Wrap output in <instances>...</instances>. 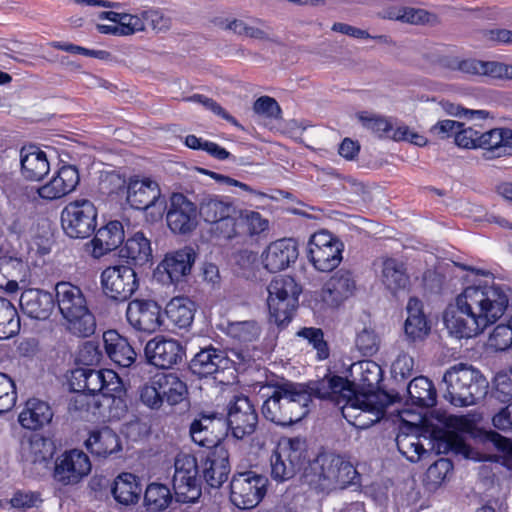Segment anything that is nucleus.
Here are the masks:
<instances>
[{"mask_svg":"<svg viewBox=\"0 0 512 512\" xmlns=\"http://www.w3.org/2000/svg\"><path fill=\"white\" fill-rule=\"evenodd\" d=\"M261 411L275 425L288 427L301 421L308 413L312 397L331 400L340 407L343 417L354 426L369 428L381 416L385 395L355 396L341 376L327 375L316 381L296 383L282 380L268 386Z\"/></svg>","mask_w":512,"mask_h":512,"instance_id":"nucleus-1","label":"nucleus"},{"mask_svg":"<svg viewBox=\"0 0 512 512\" xmlns=\"http://www.w3.org/2000/svg\"><path fill=\"white\" fill-rule=\"evenodd\" d=\"M512 289L501 284L466 287L444 311L443 321L456 338H472L495 324L506 312Z\"/></svg>","mask_w":512,"mask_h":512,"instance_id":"nucleus-2","label":"nucleus"},{"mask_svg":"<svg viewBox=\"0 0 512 512\" xmlns=\"http://www.w3.org/2000/svg\"><path fill=\"white\" fill-rule=\"evenodd\" d=\"M358 473L354 466L341 456L333 453L318 455L312 462H308L302 474L305 484L319 491L343 489L355 484Z\"/></svg>","mask_w":512,"mask_h":512,"instance_id":"nucleus-3","label":"nucleus"},{"mask_svg":"<svg viewBox=\"0 0 512 512\" xmlns=\"http://www.w3.org/2000/svg\"><path fill=\"white\" fill-rule=\"evenodd\" d=\"M55 303L67 321L70 333L78 337H89L95 332V317L80 287L70 282H58L55 285Z\"/></svg>","mask_w":512,"mask_h":512,"instance_id":"nucleus-4","label":"nucleus"},{"mask_svg":"<svg viewBox=\"0 0 512 512\" xmlns=\"http://www.w3.org/2000/svg\"><path fill=\"white\" fill-rule=\"evenodd\" d=\"M443 382L446 385L444 397L458 407L473 405L484 398L489 386L478 369L464 363L450 367L443 376Z\"/></svg>","mask_w":512,"mask_h":512,"instance_id":"nucleus-5","label":"nucleus"},{"mask_svg":"<svg viewBox=\"0 0 512 512\" xmlns=\"http://www.w3.org/2000/svg\"><path fill=\"white\" fill-rule=\"evenodd\" d=\"M267 290L271 318L278 325L289 323L298 307L301 287L290 276H278L270 282Z\"/></svg>","mask_w":512,"mask_h":512,"instance_id":"nucleus-6","label":"nucleus"},{"mask_svg":"<svg viewBox=\"0 0 512 512\" xmlns=\"http://www.w3.org/2000/svg\"><path fill=\"white\" fill-rule=\"evenodd\" d=\"M309 462L307 443L304 439L290 438L281 444L271 456V477L277 482H284L305 469Z\"/></svg>","mask_w":512,"mask_h":512,"instance_id":"nucleus-7","label":"nucleus"},{"mask_svg":"<svg viewBox=\"0 0 512 512\" xmlns=\"http://www.w3.org/2000/svg\"><path fill=\"white\" fill-rule=\"evenodd\" d=\"M98 211L88 199L69 202L61 212V225L64 233L72 239H86L97 227Z\"/></svg>","mask_w":512,"mask_h":512,"instance_id":"nucleus-8","label":"nucleus"},{"mask_svg":"<svg viewBox=\"0 0 512 512\" xmlns=\"http://www.w3.org/2000/svg\"><path fill=\"white\" fill-rule=\"evenodd\" d=\"M102 294L111 302H127L139 289V279L134 268L119 264L106 267L100 274Z\"/></svg>","mask_w":512,"mask_h":512,"instance_id":"nucleus-9","label":"nucleus"},{"mask_svg":"<svg viewBox=\"0 0 512 512\" xmlns=\"http://www.w3.org/2000/svg\"><path fill=\"white\" fill-rule=\"evenodd\" d=\"M268 479L255 471L237 472L230 481V500L239 509L256 507L266 494Z\"/></svg>","mask_w":512,"mask_h":512,"instance_id":"nucleus-10","label":"nucleus"},{"mask_svg":"<svg viewBox=\"0 0 512 512\" xmlns=\"http://www.w3.org/2000/svg\"><path fill=\"white\" fill-rule=\"evenodd\" d=\"M343 243L326 230L314 233L307 244V258L319 272H331L342 261Z\"/></svg>","mask_w":512,"mask_h":512,"instance_id":"nucleus-11","label":"nucleus"},{"mask_svg":"<svg viewBox=\"0 0 512 512\" xmlns=\"http://www.w3.org/2000/svg\"><path fill=\"white\" fill-rule=\"evenodd\" d=\"M174 466L173 488L176 493V502H197L201 496L199 477L201 466H199L196 456L179 454L175 459Z\"/></svg>","mask_w":512,"mask_h":512,"instance_id":"nucleus-12","label":"nucleus"},{"mask_svg":"<svg viewBox=\"0 0 512 512\" xmlns=\"http://www.w3.org/2000/svg\"><path fill=\"white\" fill-rule=\"evenodd\" d=\"M197 208L198 214L205 222L214 224V230L221 237H235L234 217L238 211L230 201L217 195L206 194L199 200Z\"/></svg>","mask_w":512,"mask_h":512,"instance_id":"nucleus-13","label":"nucleus"},{"mask_svg":"<svg viewBox=\"0 0 512 512\" xmlns=\"http://www.w3.org/2000/svg\"><path fill=\"white\" fill-rule=\"evenodd\" d=\"M225 426L234 438L243 440L251 436L258 425V413L251 400L244 395H236L227 406Z\"/></svg>","mask_w":512,"mask_h":512,"instance_id":"nucleus-14","label":"nucleus"},{"mask_svg":"<svg viewBox=\"0 0 512 512\" xmlns=\"http://www.w3.org/2000/svg\"><path fill=\"white\" fill-rule=\"evenodd\" d=\"M126 320L136 331L152 334L160 330L164 317L160 304L153 299L135 298L128 302Z\"/></svg>","mask_w":512,"mask_h":512,"instance_id":"nucleus-15","label":"nucleus"},{"mask_svg":"<svg viewBox=\"0 0 512 512\" xmlns=\"http://www.w3.org/2000/svg\"><path fill=\"white\" fill-rule=\"evenodd\" d=\"M197 205L182 193H172L167 208L166 221L175 234L187 235L198 225Z\"/></svg>","mask_w":512,"mask_h":512,"instance_id":"nucleus-16","label":"nucleus"},{"mask_svg":"<svg viewBox=\"0 0 512 512\" xmlns=\"http://www.w3.org/2000/svg\"><path fill=\"white\" fill-rule=\"evenodd\" d=\"M91 471L87 454L78 449L64 452L55 461L53 478L62 486L78 484Z\"/></svg>","mask_w":512,"mask_h":512,"instance_id":"nucleus-17","label":"nucleus"},{"mask_svg":"<svg viewBox=\"0 0 512 512\" xmlns=\"http://www.w3.org/2000/svg\"><path fill=\"white\" fill-rule=\"evenodd\" d=\"M144 353L149 364L160 369H171L182 362L185 350L176 339L156 336L146 343Z\"/></svg>","mask_w":512,"mask_h":512,"instance_id":"nucleus-18","label":"nucleus"},{"mask_svg":"<svg viewBox=\"0 0 512 512\" xmlns=\"http://www.w3.org/2000/svg\"><path fill=\"white\" fill-rule=\"evenodd\" d=\"M351 376L353 378L352 381L341 377L344 381L347 382V385L353 390L355 396H368V395H385L387 397V401L383 402V408L381 412V416L379 419L375 422L377 423L380 421L386 412V408L392 404L393 398L386 392H376V393H367V392H359L357 390V386H360L362 388L365 387H373L379 383L382 376V369L381 367L374 361H360L357 363L352 364L351 370H350Z\"/></svg>","mask_w":512,"mask_h":512,"instance_id":"nucleus-19","label":"nucleus"},{"mask_svg":"<svg viewBox=\"0 0 512 512\" xmlns=\"http://www.w3.org/2000/svg\"><path fill=\"white\" fill-rule=\"evenodd\" d=\"M234 360L226 351L212 345L201 348L190 360L189 370L199 378H207L224 372L232 367Z\"/></svg>","mask_w":512,"mask_h":512,"instance_id":"nucleus-20","label":"nucleus"},{"mask_svg":"<svg viewBox=\"0 0 512 512\" xmlns=\"http://www.w3.org/2000/svg\"><path fill=\"white\" fill-rule=\"evenodd\" d=\"M297 258L298 246L292 238H283L272 242L262 253L264 268L271 273L285 270Z\"/></svg>","mask_w":512,"mask_h":512,"instance_id":"nucleus-21","label":"nucleus"},{"mask_svg":"<svg viewBox=\"0 0 512 512\" xmlns=\"http://www.w3.org/2000/svg\"><path fill=\"white\" fill-rule=\"evenodd\" d=\"M476 149H481L485 160H493L512 155V130L494 128L486 132H478Z\"/></svg>","mask_w":512,"mask_h":512,"instance_id":"nucleus-22","label":"nucleus"},{"mask_svg":"<svg viewBox=\"0 0 512 512\" xmlns=\"http://www.w3.org/2000/svg\"><path fill=\"white\" fill-rule=\"evenodd\" d=\"M202 476L212 488H219L230 472L228 452L221 446H216L207 455L200 458Z\"/></svg>","mask_w":512,"mask_h":512,"instance_id":"nucleus-23","label":"nucleus"},{"mask_svg":"<svg viewBox=\"0 0 512 512\" xmlns=\"http://www.w3.org/2000/svg\"><path fill=\"white\" fill-rule=\"evenodd\" d=\"M355 289L356 284L351 272L340 269L324 284L321 299L327 306L335 308L351 297Z\"/></svg>","mask_w":512,"mask_h":512,"instance_id":"nucleus-24","label":"nucleus"},{"mask_svg":"<svg viewBox=\"0 0 512 512\" xmlns=\"http://www.w3.org/2000/svg\"><path fill=\"white\" fill-rule=\"evenodd\" d=\"M20 307L25 315L36 320H46L55 307V296L41 289L24 290L20 296Z\"/></svg>","mask_w":512,"mask_h":512,"instance_id":"nucleus-25","label":"nucleus"},{"mask_svg":"<svg viewBox=\"0 0 512 512\" xmlns=\"http://www.w3.org/2000/svg\"><path fill=\"white\" fill-rule=\"evenodd\" d=\"M160 197L161 191L158 183L149 178L130 179L127 185L126 199L134 209L146 210L155 206Z\"/></svg>","mask_w":512,"mask_h":512,"instance_id":"nucleus-26","label":"nucleus"},{"mask_svg":"<svg viewBox=\"0 0 512 512\" xmlns=\"http://www.w3.org/2000/svg\"><path fill=\"white\" fill-rule=\"evenodd\" d=\"M124 228L119 221H110L101 227L91 240L92 256L100 258L117 249L124 241Z\"/></svg>","mask_w":512,"mask_h":512,"instance_id":"nucleus-27","label":"nucleus"},{"mask_svg":"<svg viewBox=\"0 0 512 512\" xmlns=\"http://www.w3.org/2000/svg\"><path fill=\"white\" fill-rule=\"evenodd\" d=\"M119 257L129 266H143L152 260L151 241L142 231L129 237L119 250Z\"/></svg>","mask_w":512,"mask_h":512,"instance_id":"nucleus-28","label":"nucleus"},{"mask_svg":"<svg viewBox=\"0 0 512 512\" xmlns=\"http://www.w3.org/2000/svg\"><path fill=\"white\" fill-rule=\"evenodd\" d=\"M103 342L108 357L120 367H130L136 360V352L127 338L116 330H108L103 334Z\"/></svg>","mask_w":512,"mask_h":512,"instance_id":"nucleus-29","label":"nucleus"},{"mask_svg":"<svg viewBox=\"0 0 512 512\" xmlns=\"http://www.w3.org/2000/svg\"><path fill=\"white\" fill-rule=\"evenodd\" d=\"M53 415V410L47 402L31 398L19 414L18 422L23 428L35 431L49 424Z\"/></svg>","mask_w":512,"mask_h":512,"instance_id":"nucleus-30","label":"nucleus"},{"mask_svg":"<svg viewBox=\"0 0 512 512\" xmlns=\"http://www.w3.org/2000/svg\"><path fill=\"white\" fill-rule=\"evenodd\" d=\"M196 254L191 247H184L173 253L167 254L160 263L159 268L167 273L170 281L176 283L190 274L195 262Z\"/></svg>","mask_w":512,"mask_h":512,"instance_id":"nucleus-31","label":"nucleus"},{"mask_svg":"<svg viewBox=\"0 0 512 512\" xmlns=\"http://www.w3.org/2000/svg\"><path fill=\"white\" fill-rule=\"evenodd\" d=\"M406 310L404 331L407 339L412 342L424 339L429 334L430 327L422 310V302L418 298L411 297Z\"/></svg>","mask_w":512,"mask_h":512,"instance_id":"nucleus-32","label":"nucleus"},{"mask_svg":"<svg viewBox=\"0 0 512 512\" xmlns=\"http://www.w3.org/2000/svg\"><path fill=\"white\" fill-rule=\"evenodd\" d=\"M195 312V302L183 296L172 298L164 309V314L169 322L179 329H187L191 326Z\"/></svg>","mask_w":512,"mask_h":512,"instance_id":"nucleus-33","label":"nucleus"},{"mask_svg":"<svg viewBox=\"0 0 512 512\" xmlns=\"http://www.w3.org/2000/svg\"><path fill=\"white\" fill-rule=\"evenodd\" d=\"M85 444L93 455L103 458L121 450L118 435L109 427L92 431Z\"/></svg>","mask_w":512,"mask_h":512,"instance_id":"nucleus-34","label":"nucleus"},{"mask_svg":"<svg viewBox=\"0 0 512 512\" xmlns=\"http://www.w3.org/2000/svg\"><path fill=\"white\" fill-rule=\"evenodd\" d=\"M111 493L119 504L129 506L138 502L142 487L137 476L132 473H121L115 478Z\"/></svg>","mask_w":512,"mask_h":512,"instance_id":"nucleus-35","label":"nucleus"},{"mask_svg":"<svg viewBox=\"0 0 512 512\" xmlns=\"http://www.w3.org/2000/svg\"><path fill=\"white\" fill-rule=\"evenodd\" d=\"M21 171L31 181L41 180L49 172V162L45 152L36 149H21Z\"/></svg>","mask_w":512,"mask_h":512,"instance_id":"nucleus-36","label":"nucleus"},{"mask_svg":"<svg viewBox=\"0 0 512 512\" xmlns=\"http://www.w3.org/2000/svg\"><path fill=\"white\" fill-rule=\"evenodd\" d=\"M156 383H158L162 403L167 402L173 406L187 397V385L174 373L156 375Z\"/></svg>","mask_w":512,"mask_h":512,"instance_id":"nucleus-37","label":"nucleus"},{"mask_svg":"<svg viewBox=\"0 0 512 512\" xmlns=\"http://www.w3.org/2000/svg\"><path fill=\"white\" fill-rule=\"evenodd\" d=\"M408 401L418 407H433L437 402V392L431 380L418 376L407 386Z\"/></svg>","mask_w":512,"mask_h":512,"instance_id":"nucleus-38","label":"nucleus"},{"mask_svg":"<svg viewBox=\"0 0 512 512\" xmlns=\"http://www.w3.org/2000/svg\"><path fill=\"white\" fill-rule=\"evenodd\" d=\"M432 449L436 450L437 454L453 452L467 459H477V453L466 443L464 436L455 432L446 431L435 437Z\"/></svg>","mask_w":512,"mask_h":512,"instance_id":"nucleus-39","label":"nucleus"},{"mask_svg":"<svg viewBox=\"0 0 512 512\" xmlns=\"http://www.w3.org/2000/svg\"><path fill=\"white\" fill-rule=\"evenodd\" d=\"M382 281L392 292L406 289L410 283V278L404 262L395 258L384 259L382 262Z\"/></svg>","mask_w":512,"mask_h":512,"instance_id":"nucleus-40","label":"nucleus"},{"mask_svg":"<svg viewBox=\"0 0 512 512\" xmlns=\"http://www.w3.org/2000/svg\"><path fill=\"white\" fill-rule=\"evenodd\" d=\"M261 333L262 328L255 320L229 322L226 327V334L246 347L250 345L254 347V343L260 339Z\"/></svg>","mask_w":512,"mask_h":512,"instance_id":"nucleus-41","label":"nucleus"},{"mask_svg":"<svg viewBox=\"0 0 512 512\" xmlns=\"http://www.w3.org/2000/svg\"><path fill=\"white\" fill-rule=\"evenodd\" d=\"M235 237L238 235H258L268 228V221L255 211H238L234 217Z\"/></svg>","mask_w":512,"mask_h":512,"instance_id":"nucleus-42","label":"nucleus"},{"mask_svg":"<svg viewBox=\"0 0 512 512\" xmlns=\"http://www.w3.org/2000/svg\"><path fill=\"white\" fill-rule=\"evenodd\" d=\"M20 331V319L15 306L0 297V340L9 339Z\"/></svg>","mask_w":512,"mask_h":512,"instance_id":"nucleus-43","label":"nucleus"},{"mask_svg":"<svg viewBox=\"0 0 512 512\" xmlns=\"http://www.w3.org/2000/svg\"><path fill=\"white\" fill-rule=\"evenodd\" d=\"M106 376L111 379L117 377L112 371L108 370L103 372L90 368L88 376L86 377V384H84L83 394L96 395L97 393H101L105 397L112 396L111 392L114 389L110 388V383L107 381Z\"/></svg>","mask_w":512,"mask_h":512,"instance_id":"nucleus-44","label":"nucleus"},{"mask_svg":"<svg viewBox=\"0 0 512 512\" xmlns=\"http://www.w3.org/2000/svg\"><path fill=\"white\" fill-rule=\"evenodd\" d=\"M389 18L396 19L413 25L435 26L439 23L436 14L424 9L406 7L398 11L396 15H390Z\"/></svg>","mask_w":512,"mask_h":512,"instance_id":"nucleus-45","label":"nucleus"},{"mask_svg":"<svg viewBox=\"0 0 512 512\" xmlns=\"http://www.w3.org/2000/svg\"><path fill=\"white\" fill-rule=\"evenodd\" d=\"M396 445L399 452L411 462H417L421 456L427 453L415 434L399 433L396 437Z\"/></svg>","mask_w":512,"mask_h":512,"instance_id":"nucleus-46","label":"nucleus"},{"mask_svg":"<svg viewBox=\"0 0 512 512\" xmlns=\"http://www.w3.org/2000/svg\"><path fill=\"white\" fill-rule=\"evenodd\" d=\"M297 336L306 339L308 344L316 350L318 360H325L329 357L330 349L321 328L304 327L297 332Z\"/></svg>","mask_w":512,"mask_h":512,"instance_id":"nucleus-47","label":"nucleus"},{"mask_svg":"<svg viewBox=\"0 0 512 512\" xmlns=\"http://www.w3.org/2000/svg\"><path fill=\"white\" fill-rule=\"evenodd\" d=\"M17 392L14 381L0 372V414L10 411L16 404Z\"/></svg>","mask_w":512,"mask_h":512,"instance_id":"nucleus-48","label":"nucleus"},{"mask_svg":"<svg viewBox=\"0 0 512 512\" xmlns=\"http://www.w3.org/2000/svg\"><path fill=\"white\" fill-rule=\"evenodd\" d=\"M489 345L497 351H505L512 346V320L498 324L489 336Z\"/></svg>","mask_w":512,"mask_h":512,"instance_id":"nucleus-49","label":"nucleus"},{"mask_svg":"<svg viewBox=\"0 0 512 512\" xmlns=\"http://www.w3.org/2000/svg\"><path fill=\"white\" fill-rule=\"evenodd\" d=\"M357 349L364 356H373L379 350L380 339L373 329L364 328L355 339Z\"/></svg>","mask_w":512,"mask_h":512,"instance_id":"nucleus-50","label":"nucleus"},{"mask_svg":"<svg viewBox=\"0 0 512 512\" xmlns=\"http://www.w3.org/2000/svg\"><path fill=\"white\" fill-rule=\"evenodd\" d=\"M27 271L28 266L22 259L9 257L0 262V275L2 277L26 281Z\"/></svg>","mask_w":512,"mask_h":512,"instance_id":"nucleus-51","label":"nucleus"},{"mask_svg":"<svg viewBox=\"0 0 512 512\" xmlns=\"http://www.w3.org/2000/svg\"><path fill=\"white\" fill-rule=\"evenodd\" d=\"M191 425H193L194 431L202 429L204 430V433L208 432L209 434H216V432H220L222 428L225 427V420L222 416H219L216 413H202L199 418L192 421Z\"/></svg>","mask_w":512,"mask_h":512,"instance_id":"nucleus-52","label":"nucleus"},{"mask_svg":"<svg viewBox=\"0 0 512 512\" xmlns=\"http://www.w3.org/2000/svg\"><path fill=\"white\" fill-rule=\"evenodd\" d=\"M441 106L447 114L468 120H472L475 118L485 119L489 115V113L486 110L468 109L461 106L460 104H455L450 101H442Z\"/></svg>","mask_w":512,"mask_h":512,"instance_id":"nucleus-53","label":"nucleus"},{"mask_svg":"<svg viewBox=\"0 0 512 512\" xmlns=\"http://www.w3.org/2000/svg\"><path fill=\"white\" fill-rule=\"evenodd\" d=\"M476 422L474 415H450L446 419L447 427L462 436L472 434L476 428Z\"/></svg>","mask_w":512,"mask_h":512,"instance_id":"nucleus-54","label":"nucleus"},{"mask_svg":"<svg viewBox=\"0 0 512 512\" xmlns=\"http://www.w3.org/2000/svg\"><path fill=\"white\" fill-rule=\"evenodd\" d=\"M102 358L99 345L94 341L84 342L77 353L76 360L85 366L97 365Z\"/></svg>","mask_w":512,"mask_h":512,"instance_id":"nucleus-55","label":"nucleus"},{"mask_svg":"<svg viewBox=\"0 0 512 512\" xmlns=\"http://www.w3.org/2000/svg\"><path fill=\"white\" fill-rule=\"evenodd\" d=\"M141 402L151 409H159L162 406V398L156 376L148 384H145L140 390Z\"/></svg>","mask_w":512,"mask_h":512,"instance_id":"nucleus-56","label":"nucleus"},{"mask_svg":"<svg viewBox=\"0 0 512 512\" xmlns=\"http://www.w3.org/2000/svg\"><path fill=\"white\" fill-rule=\"evenodd\" d=\"M496 397L502 401L512 398V368L508 371L499 372L494 379Z\"/></svg>","mask_w":512,"mask_h":512,"instance_id":"nucleus-57","label":"nucleus"},{"mask_svg":"<svg viewBox=\"0 0 512 512\" xmlns=\"http://www.w3.org/2000/svg\"><path fill=\"white\" fill-rule=\"evenodd\" d=\"M56 178L59 179L66 194L74 191L80 180L78 169L73 165L62 166L58 170Z\"/></svg>","mask_w":512,"mask_h":512,"instance_id":"nucleus-58","label":"nucleus"},{"mask_svg":"<svg viewBox=\"0 0 512 512\" xmlns=\"http://www.w3.org/2000/svg\"><path fill=\"white\" fill-rule=\"evenodd\" d=\"M253 110L259 115H264L268 118L278 119L281 115V108L277 101L269 96L259 97L253 105Z\"/></svg>","mask_w":512,"mask_h":512,"instance_id":"nucleus-59","label":"nucleus"},{"mask_svg":"<svg viewBox=\"0 0 512 512\" xmlns=\"http://www.w3.org/2000/svg\"><path fill=\"white\" fill-rule=\"evenodd\" d=\"M119 30L122 35H132L145 30L143 14L131 15L122 13L120 17Z\"/></svg>","mask_w":512,"mask_h":512,"instance_id":"nucleus-60","label":"nucleus"},{"mask_svg":"<svg viewBox=\"0 0 512 512\" xmlns=\"http://www.w3.org/2000/svg\"><path fill=\"white\" fill-rule=\"evenodd\" d=\"M360 120L363 125L370 129L373 133L377 134L379 137H389L387 134L393 130L392 124L384 117L376 116V117H363L360 116Z\"/></svg>","mask_w":512,"mask_h":512,"instance_id":"nucleus-61","label":"nucleus"},{"mask_svg":"<svg viewBox=\"0 0 512 512\" xmlns=\"http://www.w3.org/2000/svg\"><path fill=\"white\" fill-rule=\"evenodd\" d=\"M477 130H474L471 127L463 128L461 127L455 132L454 141L455 144L464 149H476L477 138H478Z\"/></svg>","mask_w":512,"mask_h":512,"instance_id":"nucleus-62","label":"nucleus"},{"mask_svg":"<svg viewBox=\"0 0 512 512\" xmlns=\"http://www.w3.org/2000/svg\"><path fill=\"white\" fill-rule=\"evenodd\" d=\"M391 139L395 141H409L412 144L417 146H424L427 143V139L418 134L415 131H412L408 126L402 125L397 127L391 136Z\"/></svg>","mask_w":512,"mask_h":512,"instance_id":"nucleus-63","label":"nucleus"},{"mask_svg":"<svg viewBox=\"0 0 512 512\" xmlns=\"http://www.w3.org/2000/svg\"><path fill=\"white\" fill-rule=\"evenodd\" d=\"M414 368V359L408 354H400L392 364V373L395 377L400 376L406 379L412 375Z\"/></svg>","mask_w":512,"mask_h":512,"instance_id":"nucleus-64","label":"nucleus"}]
</instances>
